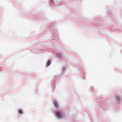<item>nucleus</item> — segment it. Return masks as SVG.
<instances>
[{
    "label": "nucleus",
    "instance_id": "nucleus-1",
    "mask_svg": "<svg viewBox=\"0 0 122 122\" xmlns=\"http://www.w3.org/2000/svg\"><path fill=\"white\" fill-rule=\"evenodd\" d=\"M55 113L57 117L59 118H62L65 116L64 113L60 112V111L56 112Z\"/></svg>",
    "mask_w": 122,
    "mask_h": 122
},
{
    "label": "nucleus",
    "instance_id": "nucleus-2",
    "mask_svg": "<svg viewBox=\"0 0 122 122\" xmlns=\"http://www.w3.org/2000/svg\"><path fill=\"white\" fill-rule=\"evenodd\" d=\"M18 113L20 114H22L23 112L22 110L20 109H19L18 110Z\"/></svg>",
    "mask_w": 122,
    "mask_h": 122
},
{
    "label": "nucleus",
    "instance_id": "nucleus-3",
    "mask_svg": "<svg viewBox=\"0 0 122 122\" xmlns=\"http://www.w3.org/2000/svg\"><path fill=\"white\" fill-rule=\"evenodd\" d=\"M51 62L49 60H48L46 62V66L47 67L50 64Z\"/></svg>",
    "mask_w": 122,
    "mask_h": 122
},
{
    "label": "nucleus",
    "instance_id": "nucleus-4",
    "mask_svg": "<svg viewBox=\"0 0 122 122\" xmlns=\"http://www.w3.org/2000/svg\"><path fill=\"white\" fill-rule=\"evenodd\" d=\"M54 104L55 106L56 107H57L58 106L57 103L56 101H55L54 102Z\"/></svg>",
    "mask_w": 122,
    "mask_h": 122
},
{
    "label": "nucleus",
    "instance_id": "nucleus-5",
    "mask_svg": "<svg viewBox=\"0 0 122 122\" xmlns=\"http://www.w3.org/2000/svg\"><path fill=\"white\" fill-rule=\"evenodd\" d=\"M120 98H119V100H117V102H119V101H119V100H120Z\"/></svg>",
    "mask_w": 122,
    "mask_h": 122
}]
</instances>
